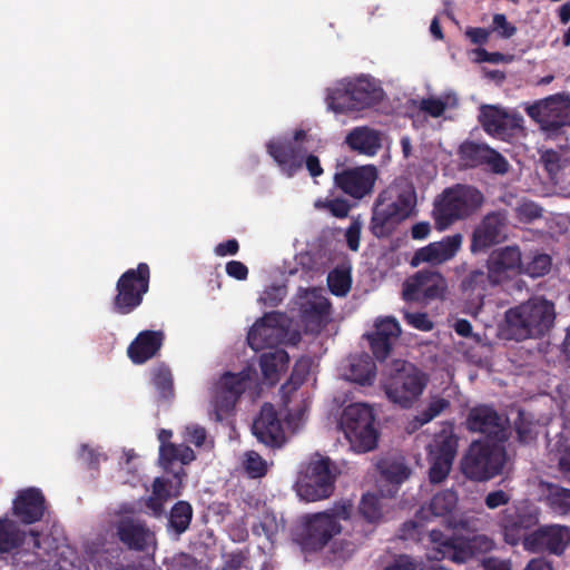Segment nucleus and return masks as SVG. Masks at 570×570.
Returning a JSON list of instances; mask_svg holds the SVG:
<instances>
[{
	"label": "nucleus",
	"instance_id": "3",
	"mask_svg": "<svg viewBox=\"0 0 570 570\" xmlns=\"http://www.w3.org/2000/svg\"><path fill=\"white\" fill-rule=\"evenodd\" d=\"M353 507L348 502L337 503L333 508L308 513L301 518L298 540L304 550L320 551L344 530L342 522L351 519Z\"/></svg>",
	"mask_w": 570,
	"mask_h": 570
},
{
	"label": "nucleus",
	"instance_id": "5",
	"mask_svg": "<svg viewBox=\"0 0 570 570\" xmlns=\"http://www.w3.org/2000/svg\"><path fill=\"white\" fill-rule=\"evenodd\" d=\"M551 264V257L544 252H492L490 277L494 282H504L521 273L540 277L550 271Z\"/></svg>",
	"mask_w": 570,
	"mask_h": 570
},
{
	"label": "nucleus",
	"instance_id": "10",
	"mask_svg": "<svg viewBox=\"0 0 570 570\" xmlns=\"http://www.w3.org/2000/svg\"><path fill=\"white\" fill-rule=\"evenodd\" d=\"M428 538L426 556L430 560L449 559L456 563L466 562L476 549L489 550L493 544L483 535H475L468 541H452L438 530H431Z\"/></svg>",
	"mask_w": 570,
	"mask_h": 570
},
{
	"label": "nucleus",
	"instance_id": "45",
	"mask_svg": "<svg viewBox=\"0 0 570 570\" xmlns=\"http://www.w3.org/2000/svg\"><path fill=\"white\" fill-rule=\"evenodd\" d=\"M243 466L250 478H262L268 470V462L264 460L257 452L247 451L243 455Z\"/></svg>",
	"mask_w": 570,
	"mask_h": 570
},
{
	"label": "nucleus",
	"instance_id": "62",
	"mask_svg": "<svg viewBox=\"0 0 570 570\" xmlns=\"http://www.w3.org/2000/svg\"><path fill=\"white\" fill-rule=\"evenodd\" d=\"M226 273L230 277L243 281L247 277L248 269L243 263L238 261H230L226 264Z\"/></svg>",
	"mask_w": 570,
	"mask_h": 570
},
{
	"label": "nucleus",
	"instance_id": "20",
	"mask_svg": "<svg viewBox=\"0 0 570 570\" xmlns=\"http://www.w3.org/2000/svg\"><path fill=\"white\" fill-rule=\"evenodd\" d=\"M570 543V528L566 525H546L529 534L523 542L531 552L549 551L560 554Z\"/></svg>",
	"mask_w": 570,
	"mask_h": 570
},
{
	"label": "nucleus",
	"instance_id": "15",
	"mask_svg": "<svg viewBox=\"0 0 570 570\" xmlns=\"http://www.w3.org/2000/svg\"><path fill=\"white\" fill-rule=\"evenodd\" d=\"M337 95L341 101L336 106L332 105L335 110L360 111L380 102L383 90L373 79L360 77L354 81H350L343 91H337Z\"/></svg>",
	"mask_w": 570,
	"mask_h": 570
},
{
	"label": "nucleus",
	"instance_id": "35",
	"mask_svg": "<svg viewBox=\"0 0 570 570\" xmlns=\"http://www.w3.org/2000/svg\"><path fill=\"white\" fill-rule=\"evenodd\" d=\"M289 357L284 350H274L264 353L261 356V368L264 377L274 384L279 379V374L285 372L288 366Z\"/></svg>",
	"mask_w": 570,
	"mask_h": 570
},
{
	"label": "nucleus",
	"instance_id": "47",
	"mask_svg": "<svg viewBox=\"0 0 570 570\" xmlns=\"http://www.w3.org/2000/svg\"><path fill=\"white\" fill-rule=\"evenodd\" d=\"M450 405L449 400L441 396H431L426 407L419 415V421L421 424L429 423L434 417L440 415L445 409Z\"/></svg>",
	"mask_w": 570,
	"mask_h": 570
},
{
	"label": "nucleus",
	"instance_id": "21",
	"mask_svg": "<svg viewBox=\"0 0 570 570\" xmlns=\"http://www.w3.org/2000/svg\"><path fill=\"white\" fill-rule=\"evenodd\" d=\"M539 521L535 509L527 507L505 509L500 519V527L505 542L517 544L521 539H525L528 530L533 528Z\"/></svg>",
	"mask_w": 570,
	"mask_h": 570
},
{
	"label": "nucleus",
	"instance_id": "24",
	"mask_svg": "<svg viewBox=\"0 0 570 570\" xmlns=\"http://www.w3.org/2000/svg\"><path fill=\"white\" fill-rule=\"evenodd\" d=\"M283 322L284 317L281 314H266L248 332L249 346L254 351H259L282 343L285 338Z\"/></svg>",
	"mask_w": 570,
	"mask_h": 570
},
{
	"label": "nucleus",
	"instance_id": "58",
	"mask_svg": "<svg viewBox=\"0 0 570 570\" xmlns=\"http://www.w3.org/2000/svg\"><path fill=\"white\" fill-rule=\"evenodd\" d=\"M510 499H511V495L508 492H505L503 490H497V491H492V492L488 493L484 499V502L489 509L493 510L499 507L508 504Z\"/></svg>",
	"mask_w": 570,
	"mask_h": 570
},
{
	"label": "nucleus",
	"instance_id": "41",
	"mask_svg": "<svg viewBox=\"0 0 570 570\" xmlns=\"http://www.w3.org/2000/svg\"><path fill=\"white\" fill-rule=\"evenodd\" d=\"M193 517V508L186 501L177 502L169 514V527L175 530L177 534L185 532Z\"/></svg>",
	"mask_w": 570,
	"mask_h": 570
},
{
	"label": "nucleus",
	"instance_id": "50",
	"mask_svg": "<svg viewBox=\"0 0 570 570\" xmlns=\"http://www.w3.org/2000/svg\"><path fill=\"white\" fill-rule=\"evenodd\" d=\"M515 216L521 223H531L542 216V208L532 200H524L517 206Z\"/></svg>",
	"mask_w": 570,
	"mask_h": 570
},
{
	"label": "nucleus",
	"instance_id": "53",
	"mask_svg": "<svg viewBox=\"0 0 570 570\" xmlns=\"http://www.w3.org/2000/svg\"><path fill=\"white\" fill-rule=\"evenodd\" d=\"M492 27V30L498 31L499 36L504 39L513 37L517 32V27L510 23L503 13L493 16Z\"/></svg>",
	"mask_w": 570,
	"mask_h": 570
},
{
	"label": "nucleus",
	"instance_id": "33",
	"mask_svg": "<svg viewBox=\"0 0 570 570\" xmlns=\"http://www.w3.org/2000/svg\"><path fill=\"white\" fill-rule=\"evenodd\" d=\"M346 145L365 156H375L382 147L380 131L366 126L353 128L345 138Z\"/></svg>",
	"mask_w": 570,
	"mask_h": 570
},
{
	"label": "nucleus",
	"instance_id": "56",
	"mask_svg": "<svg viewBox=\"0 0 570 570\" xmlns=\"http://www.w3.org/2000/svg\"><path fill=\"white\" fill-rule=\"evenodd\" d=\"M404 318L409 325L420 331L428 332L433 327V323L425 313H405Z\"/></svg>",
	"mask_w": 570,
	"mask_h": 570
},
{
	"label": "nucleus",
	"instance_id": "22",
	"mask_svg": "<svg viewBox=\"0 0 570 570\" xmlns=\"http://www.w3.org/2000/svg\"><path fill=\"white\" fill-rule=\"evenodd\" d=\"M507 220L505 213L487 214L473 230L470 249H487L503 243L507 239Z\"/></svg>",
	"mask_w": 570,
	"mask_h": 570
},
{
	"label": "nucleus",
	"instance_id": "18",
	"mask_svg": "<svg viewBox=\"0 0 570 570\" xmlns=\"http://www.w3.org/2000/svg\"><path fill=\"white\" fill-rule=\"evenodd\" d=\"M377 179V169L373 165L345 168L334 175V185L344 194L362 199L371 194Z\"/></svg>",
	"mask_w": 570,
	"mask_h": 570
},
{
	"label": "nucleus",
	"instance_id": "2",
	"mask_svg": "<svg viewBox=\"0 0 570 570\" xmlns=\"http://www.w3.org/2000/svg\"><path fill=\"white\" fill-rule=\"evenodd\" d=\"M554 318L553 303L535 296L507 309L500 332L504 338L515 341L540 337L550 330Z\"/></svg>",
	"mask_w": 570,
	"mask_h": 570
},
{
	"label": "nucleus",
	"instance_id": "31",
	"mask_svg": "<svg viewBox=\"0 0 570 570\" xmlns=\"http://www.w3.org/2000/svg\"><path fill=\"white\" fill-rule=\"evenodd\" d=\"M13 512L27 524L40 520L45 512L42 493L33 488L22 491L13 501Z\"/></svg>",
	"mask_w": 570,
	"mask_h": 570
},
{
	"label": "nucleus",
	"instance_id": "38",
	"mask_svg": "<svg viewBox=\"0 0 570 570\" xmlns=\"http://www.w3.org/2000/svg\"><path fill=\"white\" fill-rule=\"evenodd\" d=\"M178 494V489L174 490L164 479L157 478L153 483V493L147 500V507L150 509L153 515L158 517L164 512L165 502Z\"/></svg>",
	"mask_w": 570,
	"mask_h": 570
},
{
	"label": "nucleus",
	"instance_id": "59",
	"mask_svg": "<svg viewBox=\"0 0 570 570\" xmlns=\"http://www.w3.org/2000/svg\"><path fill=\"white\" fill-rule=\"evenodd\" d=\"M362 224L354 219L345 232L348 249H357L360 246Z\"/></svg>",
	"mask_w": 570,
	"mask_h": 570
},
{
	"label": "nucleus",
	"instance_id": "14",
	"mask_svg": "<svg viewBox=\"0 0 570 570\" xmlns=\"http://www.w3.org/2000/svg\"><path fill=\"white\" fill-rule=\"evenodd\" d=\"M256 372L246 368L238 374L226 373L220 377L213 391L215 419L220 421L230 411L239 395L249 386Z\"/></svg>",
	"mask_w": 570,
	"mask_h": 570
},
{
	"label": "nucleus",
	"instance_id": "60",
	"mask_svg": "<svg viewBox=\"0 0 570 570\" xmlns=\"http://www.w3.org/2000/svg\"><path fill=\"white\" fill-rule=\"evenodd\" d=\"M491 31L480 27H470L465 30V36L473 45L483 46L488 42Z\"/></svg>",
	"mask_w": 570,
	"mask_h": 570
},
{
	"label": "nucleus",
	"instance_id": "27",
	"mask_svg": "<svg viewBox=\"0 0 570 570\" xmlns=\"http://www.w3.org/2000/svg\"><path fill=\"white\" fill-rule=\"evenodd\" d=\"M119 540L130 550L154 551L156 538L154 532L139 520L122 519L117 527Z\"/></svg>",
	"mask_w": 570,
	"mask_h": 570
},
{
	"label": "nucleus",
	"instance_id": "26",
	"mask_svg": "<svg viewBox=\"0 0 570 570\" xmlns=\"http://www.w3.org/2000/svg\"><path fill=\"white\" fill-rule=\"evenodd\" d=\"M461 159L469 167L488 165L494 174L504 175L509 171L508 160L495 149L474 141H465L460 146Z\"/></svg>",
	"mask_w": 570,
	"mask_h": 570
},
{
	"label": "nucleus",
	"instance_id": "12",
	"mask_svg": "<svg viewBox=\"0 0 570 570\" xmlns=\"http://www.w3.org/2000/svg\"><path fill=\"white\" fill-rule=\"evenodd\" d=\"M428 451L430 482L441 483L448 478L458 451V439L453 429L450 425L443 426L434 435Z\"/></svg>",
	"mask_w": 570,
	"mask_h": 570
},
{
	"label": "nucleus",
	"instance_id": "49",
	"mask_svg": "<svg viewBox=\"0 0 570 570\" xmlns=\"http://www.w3.org/2000/svg\"><path fill=\"white\" fill-rule=\"evenodd\" d=\"M539 161L550 178L556 177L561 169V156L557 150L546 149L541 151Z\"/></svg>",
	"mask_w": 570,
	"mask_h": 570
},
{
	"label": "nucleus",
	"instance_id": "63",
	"mask_svg": "<svg viewBox=\"0 0 570 570\" xmlns=\"http://www.w3.org/2000/svg\"><path fill=\"white\" fill-rule=\"evenodd\" d=\"M476 60L479 62H490V63H500L505 60V56L501 52H489L483 48H478L475 50Z\"/></svg>",
	"mask_w": 570,
	"mask_h": 570
},
{
	"label": "nucleus",
	"instance_id": "46",
	"mask_svg": "<svg viewBox=\"0 0 570 570\" xmlns=\"http://www.w3.org/2000/svg\"><path fill=\"white\" fill-rule=\"evenodd\" d=\"M315 208L320 210H326L336 218L347 217L351 205L346 199L333 198V199H317L314 204Z\"/></svg>",
	"mask_w": 570,
	"mask_h": 570
},
{
	"label": "nucleus",
	"instance_id": "19",
	"mask_svg": "<svg viewBox=\"0 0 570 570\" xmlns=\"http://www.w3.org/2000/svg\"><path fill=\"white\" fill-rule=\"evenodd\" d=\"M295 304L311 332L320 331L330 316V303L323 295V289H299Z\"/></svg>",
	"mask_w": 570,
	"mask_h": 570
},
{
	"label": "nucleus",
	"instance_id": "6",
	"mask_svg": "<svg viewBox=\"0 0 570 570\" xmlns=\"http://www.w3.org/2000/svg\"><path fill=\"white\" fill-rule=\"evenodd\" d=\"M426 384L428 377L422 371L411 363L395 360L390 365L384 390L393 403L409 407L422 395Z\"/></svg>",
	"mask_w": 570,
	"mask_h": 570
},
{
	"label": "nucleus",
	"instance_id": "11",
	"mask_svg": "<svg viewBox=\"0 0 570 570\" xmlns=\"http://www.w3.org/2000/svg\"><path fill=\"white\" fill-rule=\"evenodd\" d=\"M525 112L542 130L558 131L570 126V95L559 92L537 100L525 107Z\"/></svg>",
	"mask_w": 570,
	"mask_h": 570
},
{
	"label": "nucleus",
	"instance_id": "30",
	"mask_svg": "<svg viewBox=\"0 0 570 570\" xmlns=\"http://www.w3.org/2000/svg\"><path fill=\"white\" fill-rule=\"evenodd\" d=\"M466 425L473 432L501 439L504 436L505 419L499 415L492 407L482 405L470 411Z\"/></svg>",
	"mask_w": 570,
	"mask_h": 570
},
{
	"label": "nucleus",
	"instance_id": "52",
	"mask_svg": "<svg viewBox=\"0 0 570 570\" xmlns=\"http://www.w3.org/2000/svg\"><path fill=\"white\" fill-rule=\"evenodd\" d=\"M154 384L160 391V394L166 397L171 391V374L166 367H158L154 371Z\"/></svg>",
	"mask_w": 570,
	"mask_h": 570
},
{
	"label": "nucleus",
	"instance_id": "44",
	"mask_svg": "<svg viewBox=\"0 0 570 570\" xmlns=\"http://www.w3.org/2000/svg\"><path fill=\"white\" fill-rule=\"evenodd\" d=\"M547 502L557 513H570V490L557 485L550 487Z\"/></svg>",
	"mask_w": 570,
	"mask_h": 570
},
{
	"label": "nucleus",
	"instance_id": "4",
	"mask_svg": "<svg viewBox=\"0 0 570 570\" xmlns=\"http://www.w3.org/2000/svg\"><path fill=\"white\" fill-rule=\"evenodd\" d=\"M483 203L484 195L475 186L455 184L445 188L433 202L432 217L435 227L444 230L455 222L471 217Z\"/></svg>",
	"mask_w": 570,
	"mask_h": 570
},
{
	"label": "nucleus",
	"instance_id": "34",
	"mask_svg": "<svg viewBox=\"0 0 570 570\" xmlns=\"http://www.w3.org/2000/svg\"><path fill=\"white\" fill-rule=\"evenodd\" d=\"M488 269L489 272L487 275L482 271H473L462 281V293L472 307L481 306L490 285L501 283L494 282L490 277V258L488 259Z\"/></svg>",
	"mask_w": 570,
	"mask_h": 570
},
{
	"label": "nucleus",
	"instance_id": "55",
	"mask_svg": "<svg viewBox=\"0 0 570 570\" xmlns=\"http://www.w3.org/2000/svg\"><path fill=\"white\" fill-rule=\"evenodd\" d=\"M420 109L429 114L431 117L438 118L444 114L446 104L441 99L426 98L421 100Z\"/></svg>",
	"mask_w": 570,
	"mask_h": 570
},
{
	"label": "nucleus",
	"instance_id": "64",
	"mask_svg": "<svg viewBox=\"0 0 570 570\" xmlns=\"http://www.w3.org/2000/svg\"><path fill=\"white\" fill-rule=\"evenodd\" d=\"M303 165H305L312 177H318L323 174V168L321 166L320 159L317 156L313 154H306L303 159Z\"/></svg>",
	"mask_w": 570,
	"mask_h": 570
},
{
	"label": "nucleus",
	"instance_id": "25",
	"mask_svg": "<svg viewBox=\"0 0 570 570\" xmlns=\"http://www.w3.org/2000/svg\"><path fill=\"white\" fill-rule=\"evenodd\" d=\"M253 434L263 444L271 448H281L285 441V432L276 410L265 403L252 425Z\"/></svg>",
	"mask_w": 570,
	"mask_h": 570
},
{
	"label": "nucleus",
	"instance_id": "43",
	"mask_svg": "<svg viewBox=\"0 0 570 570\" xmlns=\"http://www.w3.org/2000/svg\"><path fill=\"white\" fill-rule=\"evenodd\" d=\"M327 284L334 295L345 296L352 284L350 268L341 266L332 271L327 276Z\"/></svg>",
	"mask_w": 570,
	"mask_h": 570
},
{
	"label": "nucleus",
	"instance_id": "17",
	"mask_svg": "<svg viewBox=\"0 0 570 570\" xmlns=\"http://www.w3.org/2000/svg\"><path fill=\"white\" fill-rule=\"evenodd\" d=\"M458 505V495L452 490H443L433 495L428 505H423L415 519L404 523L403 537L406 539L421 540V531L423 522L430 521L433 518H443L451 514Z\"/></svg>",
	"mask_w": 570,
	"mask_h": 570
},
{
	"label": "nucleus",
	"instance_id": "37",
	"mask_svg": "<svg viewBox=\"0 0 570 570\" xmlns=\"http://www.w3.org/2000/svg\"><path fill=\"white\" fill-rule=\"evenodd\" d=\"M375 364L368 355H356L351 357L345 376L347 380L362 385L371 384L375 376Z\"/></svg>",
	"mask_w": 570,
	"mask_h": 570
},
{
	"label": "nucleus",
	"instance_id": "57",
	"mask_svg": "<svg viewBox=\"0 0 570 570\" xmlns=\"http://www.w3.org/2000/svg\"><path fill=\"white\" fill-rule=\"evenodd\" d=\"M462 239L461 234H454L443 238L441 242L430 243L421 249H460Z\"/></svg>",
	"mask_w": 570,
	"mask_h": 570
},
{
	"label": "nucleus",
	"instance_id": "7",
	"mask_svg": "<svg viewBox=\"0 0 570 570\" xmlns=\"http://www.w3.org/2000/svg\"><path fill=\"white\" fill-rule=\"evenodd\" d=\"M335 476V468L330 459L315 454L299 471L296 493L307 502L327 499L333 493Z\"/></svg>",
	"mask_w": 570,
	"mask_h": 570
},
{
	"label": "nucleus",
	"instance_id": "16",
	"mask_svg": "<svg viewBox=\"0 0 570 570\" xmlns=\"http://www.w3.org/2000/svg\"><path fill=\"white\" fill-rule=\"evenodd\" d=\"M478 118L488 135L505 141L515 137L518 132L524 129L523 117L520 114H509L493 105L481 106Z\"/></svg>",
	"mask_w": 570,
	"mask_h": 570
},
{
	"label": "nucleus",
	"instance_id": "51",
	"mask_svg": "<svg viewBox=\"0 0 570 570\" xmlns=\"http://www.w3.org/2000/svg\"><path fill=\"white\" fill-rule=\"evenodd\" d=\"M286 287L283 285H269L267 286L259 296V302L264 305L276 306L286 296Z\"/></svg>",
	"mask_w": 570,
	"mask_h": 570
},
{
	"label": "nucleus",
	"instance_id": "32",
	"mask_svg": "<svg viewBox=\"0 0 570 570\" xmlns=\"http://www.w3.org/2000/svg\"><path fill=\"white\" fill-rule=\"evenodd\" d=\"M163 334L155 331H144L128 346L127 353L135 364H142L159 351Z\"/></svg>",
	"mask_w": 570,
	"mask_h": 570
},
{
	"label": "nucleus",
	"instance_id": "8",
	"mask_svg": "<svg viewBox=\"0 0 570 570\" xmlns=\"http://www.w3.org/2000/svg\"><path fill=\"white\" fill-rule=\"evenodd\" d=\"M340 425L353 451L365 453L376 448L377 431L374 426V414L366 404L354 403L346 406Z\"/></svg>",
	"mask_w": 570,
	"mask_h": 570
},
{
	"label": "nucleus",
	"instance_id": "29",
	"mask_svg": "<svg viewBox=\"0 0 570 570\" xmlns=\"http://www.w3.org/2000/svg\"><path fill=\"white\" fill-rule=\"evenodd\" d=\"M400 334L401 326L396 318L392 316L377 318L374 332L368 335L371 348L375 357L379 360L386 358L392 344L397 340Z\"/></svg>",
	"mask_w": 570,
	"mask_h": 570
},
{
	"label": "nucleus",
	"instance_id": "13",
	"mask_svg": "<svg viewBox=\"0 0 570 570\" xmlns=\"http://www.w3.org/2000/svg\"><path fill=\"white\" fill-rule=\"evenodd\" d=\"M149 268L141 263L135 269L127 271L117 283L115 309L120 314H128L140 305L142 296L148 291Z\"/></svg>",
	"mask_w": 570,
	"mask_h": 570
},
{
	"label": "nucleus",
	"instance_id": "61",
	"mask_svg": "<svg viewBox=\"0 0 570 570\" xmlns=\"http://www.w3.org/2000/svg\"><path fill=\"white\" fill-rule=\"evenodd\" d=\"M537 425L533 423H524L523 417H520V422L517 423V431L519 435V440L523 443H529L534 440L537 435L535 431Z\"/></svg>",
	"mask_w": 570,
	"mask_h": 570
},
{
	"label": "nucleus",
	"instance_id": "36",
	"mask_svg": "<svg viewBox=\"0 0 570 570\" xmlns=\"http://www.w3.org/2000/svg\"><path fill=\"white\" fill-rule=\"evenodd\" d=\"M385 497L387 495L384 489H381L380 495L366 493L362 497L358 504V512L367 523L376 524L382 521L386 511V504L383 502V498Z\"/></svg>",
	"mask_w": 570,
	"mask_h": 570
},
{
	"label": "nucleus",
	"instance_id": "28",
	"mask_svg": "<svg viewBox=\"0 0 570 570\" xmlns=\"http://www.w3.org/2000/svg\"><path fill=\"white\" fill-rule=\"evenodd\" d=\"M267 151L287 176H293L302 168L307 149L295 141L278 140L268 142Z\"/></svg>",
	"mask_w": 570,
	"mask_h": 570
},
{
	"label": "nucleus",
	"instance_id": "1",
	"mask_svg": "<svg viewBox=\"0 0 570 570\" xmlns=\"http://www.w3.org/2000/svg\"><path fill=\"white\" fill-rule=\"evenodd\" d=\"M416 203V190L412 183L402 180L389 185L373 204L371 233L377 238L390 237L402 222L414 214Z\"/></svg>",
	"mask_w": 570,
	"mask_h": 570
},
{
	"label": "nucleus",
	"instance_id": "48",
	"mask_svg": "<svg viewBox=\"0 0 570 570\" xmlns=\"http://www.w3.org/2000/svg\"><path fill=\"white\" fill-rule=\"evenodd\" d=\"M453 254L454 252H416L415 256L411 259V265L417 267L423 262L431 265L441 264L451 259Z\"/></svg>",
	"mask_w": 570,
	"mask_h": 570
},
{
	"label": "nucleus",
	"instance_id": "54",
	"mask_svg": "<svg viewBox=\"0 0 570 570\" xmlns=\"http://www.w3.org/2000/svg\"><path fill=\"white\" fill-rule=\"evenodd\" d=\"M207 438L206 430L198 424H189L185 428L184 439L185 441L202 446Z\"/></svg>",
	"mask_w": 570,
	"mask_h": 570
},
{
	"label": "nucleus",
	"instance_id": "23",
	"mask_svg": "<svg viewBox=\"0 0 570 570\" xmlns=\"http://www.w3.org/2000/svg\"><path fill=\"white\" fill-rule=\"evenodd\" d=\"M446 291V282L439 273L419 272L406 281L403 297L406 301H426L440 298Z\"/></svg>",
	"mask_w": 570,
	"mask_h": 570
},
{
	"label": "nucleus",
	"instance_id": "42",
	"mask_svg": "<svg viewBox=\"0 0 570 570\" xmlns=\"http://www.w3.org/2000/svg\"><path fill=\"white\" fill-rule=\"evenodd\" d=\"M382 475L385 482H387L386 495L393 497L397 492V485L404 482L409 475V469L402 463H392L384 468Z\"/></svg>",
	"mask_w": 570,
	"mask_h": 570
},
{
	"label": "nucleus",
	"instance_id": "9",
	"mask_svg": "<svg viewBox=\"0 0 570 570\" xmlns=\"http://www.w3.org/2000/svg\"><path fill=\"white\" fill-rule=\"evenodd\" d=\"M505 452L497 442H473L464 458L461 469L463 474L474 481H487L502 471Z\"/></svg>",
	"mask_w": 570,
	"mask_h": 570
},
{
	"label": "nucleus",
	"instance_id": "39",
	"mask_svg": "<svg viewBox=\"0 0 570 570\" xmlns=\"http://www.w3.org/2000/svg\"><path fill=\"white\" fill-rule=\"evenodd\" d=\"M26 533L17 523L7 518L0 519V553H7L18 548L24 540Z\"/></svg>",
	"mask_w": 570,
	"mask_h": 570
},
{
	"label": "nucleus",
	"instance_id": "40",
	"mask_svg": "<svg viewBox=\"0 0 570 570\" xmlns=\"http://www.w3.org/2000/svg\"><path fill=\"white\" fill-rule=\"evenodd\" d=\"M194 460V451L185 444H164L159 446V462L165 468L175 461L188 464Z\"/></svg>",
	"mask_w": 570,
	"mask_h": 570
}]
</instances>
